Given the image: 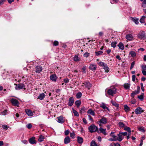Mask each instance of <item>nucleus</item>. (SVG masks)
I'll use <instances>...</instances> for the list:
<instances>
[{
	"label": "nucleus",
	"mask_w": 146,
	"mask_h": 146,
	"mask_svg": "<svg viewBox=\"0 0 146 146\" xmlns=\"http://www.w3.org/2000/svg\"><path fill=\"white\" fill-rule=\"evenodd\" d=\"M137 37L140 40H144L146 39V34L144 31H141L138 33Z\"/></svg>",
	"instance_id": "1"
},
{
	"label": "nucleus",
	"mask_w": 146,
	"mask_h": 146,
	"mask_svg": "<svg viewBox=\"0 0 146 146\" xmlns=\"http://www.w3.org/2000/svg\"><path fill=\"white\" fill-rule=\"evenodd\" d=\"M116 89L113 86L111 87L107 91V93L111 96H113L117 92Z\"/></svg>",
	"instance_id": "2"
},
{
	"label": "nucleus",
	"mask_w": 146,
	"mask_h": 146,
	"mask_svg": "<svg viewBox=\"0 0 146 146\" xmlns=\"http://www.w3.org/2000/svg\"><path fill=\"white\" fill-rule=\"evenodd\" d=\"M88 129L91 133L97 131L98 130L97 127L94 124L91 125L88 127Z\"/></svg>",
	"instance_id": "3"
},
{
	"label": "nucleus",
	"mask_w": 146,
	"mask_h": 146,
	"mask_svg": "<svg viewBox=\"0 0 146 146\" xmlns=\"http://www.w3.org/2000/svg\"><path fill=\"white\" fill-rule=\"evenodd\" d=\"M98 64L100 66L102 67L106 72L108 73L109 71V68L106 64L103 62H100L98 63Z\"/></svg>",
	"instance_id": "4"
},
{
	"label": "nucleus",
	"mask_w": 146,
	"mask_h": 146,
	"mask_svg": "<svg viewBox=\"0 0 146 146\" xmlns=\"http://www.w3.org/2000/svg\"><path fill=\"white\" fill-rule=\"evenodd\" d=\"M14 85L16 86L15 88L16 90H19L23 88L25 89V86L24 84H15Z\"/></svg>",
	"instance_id": "5"
},
{
	"label": "nucleus",
	"mask_w": 146,
	"mask_h": 146,
	"mask_svg": "<svg viewBox=\"0 0 146 146\" xmlns=\"http://www.w3.org/2000/svg\"><path fill=\"white\" fill-rule=\"evenodd\" d=\"M144 111V110L139 107L137 108L135 110V112L136 114H141Z\"/></svg>",
	"instance_id": "6"
},
{
	"label": "nucleus",
	"mask_w": 146,
	"mask_h": 146,
	"mask_svg": "<svg viewBox=\"0 0 146 146\" xmlns=\"http://www.w3.org/2000/svg\"><path fill=\"white\" fill-rule=\"evenodd\" d=\"M97 123L99 124L100 126L101 125V123L106 124L107 123V119L105 117H102Z\"/></svg>",
	"instance_id": "7"
},
{
	"label": "nucleus",
	"mask_w": 146,
	"mask_h": 146,
	"mask_svg": "<svg viewBox=\"0 0 146 146\" xmlns=\"http://www.w3.org/2000/svg\"><path fill=\"white\" fill-rule=\"evenodd\" d=\"M140 90V87L139 86H138L137 87V90H135L131 94V96L133 98L134 96L136 95L139 94V91Z\"/></svg>",
	"instance_id": "8"
},
{
	"label": "nucleus",
	"mask_w": 146,
	"mask_h": 146,
	"mask_svg": "<svg viewBox=\"0 0 146 146\" xmlns=\"http://www.w3.org/2000/svg\"><path fill=\"white\" fill-rule=\"evenodd\" d=\"M125 38L126 39L129 41H131L134 39V37L131 34H127L126 35Z\"/></svg>",
	"instance_id": "9"
},
{
	"label": "nucleus",
	"mask_w": 146,
	"mask_h": 146,
	"mask_svg": "<svg viewBox=\"0 0 146 146\" xmlns=\"http://www.w3.org/2000/svg\"><path fill=\"white\" fill-rule=\"evenodd\" d=\"M82 84L83 85H82V86H84L85 88L88 89H89L92 86L91 84L89 82H85Z\"/></svg>",
	"instance_id": "10"
},
{
	"label": "nucleus",
	"mask_w": 146,
	"mask_h": 146,
	"mask_svg": "<svg viewBox=\"0 0 146 146\" xmlns=\"http://www.w3.org/2000/svg\"><path fill=\"white\" fill-rule=\"evenodd\" d=\"M11 101L12 104L14 106H16L17 107L19 106V102L16 99L14 98H12L11 100Z\"/></svg>",
	"instance_id": "11"
},
{
	"label": "nucleus",
	"mask_w": 146,
	"mask_h": 146,
	"mask_svg": "<svg viewBox=\"0 0 146 146\" xmlns=\"http://www.w3.org/2000/svg\"><path fill=\"white\" fill-rule=\"evenodd\" d=\"M42 70V67L40 66H37L35 68V72L36 73H40Z\"/></svg>",
	"instance_id": "12"
},
{
	"label": "nucleus",
	"mask_w": 146,
	"mask_h": 146,
	"mask_svg": "<svg viewBox=\"0 0 146 146\" xmlns=\"http://www.w3.org/2000/svg\"><path fill=\"white\" fill-rule=\"evenodd\" d=\"M25 112L26 114L29 116H32L33 115V113L31 110L29 109H25Z\"/></svg>",
	"instance_id": "13"
},
{
	"label": "nucleus",
	"mask_w": 146,
	"mask_h": 146,
	"mask_svg": "<svg viewBox=\"0 0 146 146\" xmlns=\"http://www.w3.org/2000/svg\"><path fill=\"white\" fill-rule=\"evenodd\" d=\"M89 69L92 71L96 70L97 68V65L95 64H90L89 66Z\"/></svg>",
	"instance_id": "14"
},
{
	"label": "nucleus",
	"mask_w": 146,
	"mask_h": 146,
	"mask_svg": "<svg viewBox=\"0 0 146 146\" xmlns=\"http://www.w3.org/2000/svg\"><path fill=\"white\" fill-rule=\"evenodd\" d=\"M74 101L73 97H70L68 102V105L70 106H72L74 103Z\"/></svg>",
	"instance_id": "15"
},
{
	"label": "nucleus",
	"mask_w": 146,
	"mask_h": 146,
	"mask_svg": "<svg viewBox=\"0 0 146 146\" xmlns=\"http://www.w3.org/2000/svg\"><path fill=\"white\" fill-rule=\"evenodd\" d=\"M106 129H103L101 127H100L99 129V131L98 130L97 132L99 133H102L104 135H107V133L106 132Z\"/></svg>",
	"instance_id": "16"
},
{
	"label": "nucleus",
	"mask_w": 146,
	"mask_h": 146,
	"mask_svg": "<svg viewBox=\"0 0 146 146\" xmlns=\"http://www.w3.org/2000/svg\"><path fill=\"white\" fill-rule=\"evenodd\" d=\"M57 122L59 123H62L64 122V119L63 117L62 116H60L58 117V118Z\"/></svg>",
	"instance_id": "17"
},
{
	"label": "nucleus",
	"mask_w": 146,
	"mask_h": 146,
	"mask_svg": "<svg viewBox=\"0 0 146 146\" xmlns=\"http://www.w3.org/2000/svg\"><path fill=\"white\" fill-rule=\"evenodd\" d=\"M81 60L78 54L75 55L73 58V60L75 62H78Z\"/></svg>",
	"instance_id": "18"
},
{
	"label": "nucleus",
	"mask_w": 146,
	"mask_h": 146,
	"mask_svg": "<svg viewBox=\"0 0 146 146\" xmlns=\"http://www.w3.org/2000/svg\"><path fill=\"white\" fill-rule=\"evenodd\" d=\"M57 78L55 74H52L50 76V78L51 80L54 82L56 81Z\"/></svg>",
	"instance_id": "19"
},
{
	"label": "nucleus",
	"mask_w": 146,
	"mask_h": 146,
	"mask_svg": "<svg viewBox=\"0 0 146 146\" xmlns=\"http://www.w3.org/2000/svg\"><path fill=\"white\" fill-rule=\"evenodd\" d=\"M118 137L116 139L117 141L118 140L119 141H121L123 139V137H122V135L121 133H119L118 134Z\"/></svg>",
	"instance_id": "20"
},
{
	"label": "nucleus",
	"mask_w": 146,
	"mask_h": 146,
	"mask_svg": "<svg viewBox=\"0 0 146 146\" xmlns=\"http://www.w3.org/2000/svg\"><path fill=\"white\" fill-rule=\"evenodd\" d=\"M35 137H33L32 138L30 139L29 140V143L31 144H36V142L35 140Z\"/></svg>",
	"instance_id": "21"
},
{
	"label": "nucleus",
	"mask_w": 146,
	"mask_h": 146,
	"mask_svg": "<svg viewBox=\"0 0 146 146\" xmlns=\"http://www.w3.org/2000/svg\"><path fill=\"white\" fill-rule=\"evenodd\" d=\"M87 113L93 116L95 115V112L94 111L91 109H89L88 110L87 112Z\"/></svg>",
	"instance_id": "22"
},
{
	"label": "nucleus",
	"mask_w": 146,
	"mask_h": 146,
	"mask_svg": "<svg viewBox=\"0 0 146 146\" xmlns=\"http://www.w3.org/2000/svg\"><path fill=\"white\" fill-rule=\"evenodd\" d=\"M70 138L68 136H67L64 139V143L66 144L70 143Z\"/></svg>",
	"instance_id": "23"
},
{
	"label": "nucleus",
	"mask_w": 146,
	"mask_h": 146,
	"mask_svg": "<svg viewBox=\"0 0 146 146\" xmlns=\"http://www.w3.org/2000/svg\"><path fill=\"white\" fill-rule=\"evenodd\" d=\"M77 141L79 144H82L83 141V139L82 137H77Z\"/></svg>",
	"instance_id": "24"
},
{
	"label": "nucleus",
	"mask_w": 146,
	"mask_h": 146,
	"mask_svg": "<svg viewBox=\"0 0 146 146\" xmlns=\"http://www.w3.org/2000/svg\"><path fill=\"white\" fill-rule=\"evenodd\" d=\"M100 107L104 109H106L107 110H109L108 108L106 106V104L104 103H102Z\"/></svg>",
	"instance_id": "25"
},
{
	"label": "nucleus",
	"mask_w": 146,
	"mask_h": 146,
	"mask_svg": "<svg viewBox=\"0 0 146 146\" xmlns=\"http://www.w3.org/2000/svg\"><path fill=\"white\" fill-rule=\"evenodd\" d=\"M129 55L132 57H134L136 55V52L134 51H131L129 53Z\"/></svg>",
	"instance_id": "26"
},
{
	"label": "nucleus",
	"mask_w": 146,
	"mask_h": 146,
	"mask_svg": "<svg viewBox=\"0 0 146 146\" xmlns=\"http://www.w3.org/2000/svg\"><path fill=\"white\" fill-rule=\"evenodd\" d=\"M45 96V95L44 93L41 94H40V95L38 96V98L40 99L41 100H42L43 99Z\"/></svg>",
	"instance_id": "27"
},
{
	"label": "nucleus",
	"mask_w": 146,
	"mask_h": 146,
	"mask_svg": "<svg viewBox=\"0 0 146 146\" xmlns=\"http://www.w3.org/2000/svg\"><path fill=\"white\" fill-rule=\"evenodd\" d=\"M118 46L119 47L120 49H121L122 50H123L124 48V46L123 44L121 42H120L118 45Z\"/></svg>",
	"instance_id": "28"
},
{
	"label": "nucleus",
	"mask_w": 146,
	"mask_h": 146,
	"mask_svg": "<svg viewBox=\"0 0 146 146\" xmlns=\"http://www.w3.org/2000/svg\"><path fill=\"white\" fill-rule=\"evenodd\" d=\"M124 130L127 131L129 133H131V129L129 127H127V126H125L124 127Z\"/></svg>",
	"instance_id": "29"
},
{
	"label": "nucleus",
	"mask_w": 146,
	"mask_h": 146,
	"mask_svg": "<svg viewBox=\"0 0 146 146\" xmlns=\"http://www.w3.org/2000/svg\"><path fill=\"white\" fill-rule=\"evenodd\" d=\"M146 18V17L144 16H142L141 18L139 21L141 23H145V20Z\"/></svg>",
	"instance_id": "30"
},
{
	"label": "nucleus",
	"mask_w": 146,
	"mask_h": 146,
	"mask_svg": "<svg viewBox=\"0 0 146 146\" xmlns=\"http://www.w3.org/2000/svg\"><path fill=\"white\" fill-rule=\"evenodd\" d=\"M124 110L126 112H128L130 110V108L127 105H124Z\"/></svg>",
	"instance_id": "31"
},
{
	"label": "nucleus",
	"mask_w": 146,
	"mask_h": 146,
	"mask_svg": "<svg viewBox=\"0 0 146 146\" xmlns=\"http://www.w3.org/2000/svg\"><path fill=\"white\" fill-rule=\"evenodd\" d=\"M111 102L113 106H115L117 108H118L119 107V104H117L115 102L113 101V100H111Z\"/></svg>",
	"instance_id": "32"
},
{
	"label": "nucleus",
	"mask_w": 146,
	"mask_h": 146,
	"mask_svg": "<svg viewBox=\"0 0 146 146\" xmlns=\"http://www.w3.org/2000/svg\"><path fill=\"white\" fill-rule=\"evenodd\" d=\"M130 85L128 83H125L124 84L123 86L126 89H128L129 88Z\"/></svg>",
	"instance_id": "33"
},
{
	"label": "nucleus",
	"mask_w": 146,
	"mask_h": 146,
	"mask_svg": "<svg viewBox=\"0 0 146 146\" xmlns=\"http://www.w3.org/2000/svg\"><path fill=\"white\" fill-rule=\"evenodd\" d=\"M132 21H133L136 24H138L139 23L138 19L136 18H132Z\"/></svg>",
	"instance_id": "34"
},
{
	"label": "nucleus",
	"mask_w": 146,
	"mask_h": 146,
	"mask_svg": "<svg viewBox=\"0 0 146 146\" xmlns=\"http://www.w3.org/2000/svg\"><path fill=\"white\" fill-rule=\"evenodd\" d=\"M75 104L78 107L81 104V102L80 100H77L75 102Z\"/></svg>",
	"instance_id": "35"
},
{
	"label": "nucleus",
	"mask_w": 146,
	"mask_h": 146,
	"mask_svg": "<svg viewBox=\"0 0 146 146\" xmlns=\"http://www.w3.org/2000/svg\"><path fill=\"white\" fill-rule=\"evenodd\" d=\"M117 43V42H112L111 44V46L113 48H115V47Z\"/></svg>",
	"instance_id": "36"
},
{
	"label": "nucleus",
	"mask_w": 146,
	"mask_h": 146,
	"mask_svg": "<svg viewBox=\"0 0 146 146\" xmlns=\"http://www.w3.org/2000/svg\"><path fill=\"white\" fill-rule=\"evenodd\" d=\"M72 110L74 115L75 116H79L78 113L76 110H74L73 108H72Z\"/></svg>",
	"instance_id": "37"
},
{
	"label": "nucleus",
	"mask_w": 146,
	"mask_h": 146,
	"mask_svg": "<svg viewBox=\"0 0 146 146\" xmlns=\"http://www.w3.org/2000/svg\"><path fill=\"white\" fill-rule=\"evenodd\" d=\"M91 146H98L96 143L94 141H92L90 143Z\"/></svg>",
	"instance_id": "38"
},
{
	"label": "nucleus",
	"mask_w": 146,
	"mask_h": 146,
	"mask_svg": "<svg viewBox=\"0 0 146 146\" xmlns=\"http://www.w3.org/2000/svg\"><path fill=\"white\" fill-rule=\"evenodd\" d=\"M44 137L42 135H40L38 139V140L40 142H42L43 141Z\"/></svg>",
	"instance_id": "39"
},
{
	"label": "nucleus",
	"mask_w": 146,
	"mask_h": 146,
	"mask_svg": "<svg viewBox=\"0 0 146 146\" xmlns=\"http://www.w3.org/2000/svg\"><path fill=\"white\" fill-rule=\"evenodd\" d=\"M118 124L119 126L121 127H124L125 126L123 122H119Z\"/></svg>",
	"instance_id": "40"
},
{
	"label": "nucleus",
	"mask_w": 146,
	"mask_h": 146,
	"mask_svg": "<svg viewBox=\"0 0 146 146\" xmlns=\"http://www.w3.org/2000/svg\"><path fill=\"white\" fill-rule=\"evenodd\" d=\"M138 129L139 130L141 131H142L143 132H145V130L144 129V128L143 127H141L138 128Z\"/></svg>",
	"instance_id": "41"
},
{
	"label": "nucleus",
	"mask_w": 146,
	"mask_h": 146,
	"mask_svg": "<svg viewBox=\"0 0 146 146\" xmlns=\"http://www.w3.org/2000/svg\"><path fill=\"white\" fill-rule=\"evenodd\" d=\"M82 96V94L81 92L78 93L76 95V97L78 98H80Z\"/></svg>",
	"instance_id": "42"
},
{
	"label": "nucleus",
	"mask_w": 146,
	"mask_h": 146,
	"mask_svg": "<svg viewBox=\"0 0 146 146\" xmlns=\"http://www.w3.org/2000/svg\"><path fill=\"white\" fill-rule=\"evenodd\" d=\"M96 55V56H99L103 53V52L102 51H99L98 52H95Z\"/></svg>",
	"instance_id": "43"
},
{
	"label": "nucleus",
	"mask_w": 146,
	"mask_h": 146,
	"mask_svg": "<svg viewBox=\"0 0 146 146\" xmlns=\"http://www.w3.org/2000/svg\"><path fill=\"white\" fill-rule=\"evenodd\" d=\"M113 133H114L111 132L110 134V136L112 137L114 139H117V136L114 135Z\"/></svg>",
	"instance_id": "44"
},
{
	"label": "nucleus",
	"mask_w": 146,
	"mask_h": 146,
	"mask_svg": "<svg viewBox=\"0 0 146 146\" xmlns=\"http://www.w3.org/2000/svg\"><path fill=\"white\" fill-rule=\"evenodd\" d=\"M142 7L144 8L146 7V0H143L142 4Z\"/></svg>",
	"instance_id": "45"
},
{
	"label": "nucleus",
	"mask_w": 146,
	"mask_h": 146,
	"mask_svg": "<svg viewBox=\"0 0 146 146\" xmlns=\"http://www.w3.org/2000/svg\"><path fill=\"white\" fill-rule=\"evenodd\" d=\"M83 56L86 58L90 56V53L88 52H86L84 54Z\"/></svg>",
	"instance_id": "46"
},
{
	"label": "nucleus",
	"mask_w": 146,
	"mask_h": 146,
	"mask_svg": "<svg viewBox=\"0 0 146 146\" xmlns=\"http://www.w3.org/2000/svg\"><path fill=\"white\" fill-rule=\"evenodd\" d=\"M75 134L73 132L71 133H70V137L72 139H74L75 138Z\"/></svg>",
	"instance_id": "47"
},
{
	"label": "nucleus",
	"mask_w": 146,
	"mask_h": 146,
	"mask_svg": "<svg viewBox=\"0 0 146 146\" xmlns=\"http://www.w3.org/2000/svg\"><path fill=\"white\" fill-rule=\"evenodd\" d=\"M144 96L143 94L142 93V94H141V95L138 96V98L139 99H140V100H143V98H144V96Z\"/></svg>",
	"instance_id": "48"
},
{
	"label": "nucleus",
	"mask_w": 146,
	"mask_h": 146,
	"mask_svg": "<svg viewBox=\"0 0 146 146\" xmlns=\"http://www.w3.org/2000/svg\"><path fill=\"white\" fill-rule=\"evenodd\" d=\"M118 1V0H111L110 1V2L111 4H113L117 3Z\"/></svg>",
	"instance_id": "49"
},
{
	"label": "nucleus",
	"mask_w": 146,
	"mask_h": 146,
	"mask_svg": "<svg viewBox=\"0 0 146 146\" xmlns=\"http://www.w3.org/2000/svg\"><path fill=\"white\" fill-rule=\"evenodd\" d=\"M59 42H58L56 40H55L54 42H53V45L54 46H57L58 45Z\"/></svg>",
	"instance_id": "50"
},
{
	"label": "nucleus",
	"mask_w": 146,
	"mask_h": 146,
	"mask_svg": "<svg viewBox=\"0 0 146 146\" xmlns=\"http://www.w3.org/2000/svg\"><path fill=\"white\" fill-rule=\"evenodd\" d=\"M2 127L4 129L6 130L9 127L7 125H3Z\"/></svg>",
	"instance_id": "51"
},
{
	"label": "nucleus",
	"mask_w": 146,
	"mask_h": 146,
	"mask_svg": "<svg viewBox=\"0 0 146 146\" xmlns=\"http://www.w3.org/2000/svg\"><path fill=\"white\" fill-rule=\"evenodd\" d=\"M135 62L134 61L133 62H132L131 64V65L130 67V69L131 70L134 67L135 65Z\"/></svg>",
	"instance_id": "52"
},
{
	"label": "nucleus",
	"mask_w": 146,
	"mask_h": 146,
	"mask_svg": "<svg viewBox=\"0 0 146 146\" xmlns=\"http://www.w3.org/2000/svg\"><path fill=\"white\" fill-rule=\"evenodd\" d=\"M27 127L29 129H30L32 127V125L31 123H29L28 124L26 125Z\"/></svg>",
	"instance_id": "53"
},
{
	"label": "nucleus",
	"mask_w": 146,
	"mask_h": 146,
	"mask_svg": "<svg viewBox=\"0 0 146 146\" xmlns=\"http://www.w3.org/2000/svg\"><path fill=\"white\" fill-rule=\"evenodd\" d=\"M88 118H89V120L92 121H93V119L92 117V116L91 115H88Z\"/></svg>",
	"instance_id": "54"
},
{
	"label": "nucleus",
	"mask_w": 146,
	"mask_h": 146,
	"mask_svg": "<svg viewBox=\"0 0 146 146\" xmlns=\"http://www.w3.org/2000/svg\"><path fill=\"white\" fill-rule=\"evenodd\" d=\"M108 140L111 141H117V139H116L110 138L108 139Z\"/></svg>",
	"instance_id": "55"
},
{
	"label": "nucleus",
	"mask_w": 146,
	"mask_h": 146,
	"mask_svg": "<svg viewBox=\"0 0 146 146\" xmlns=\"http://www.w3.org/2000/svg\"><path fill=\"white\" fill-rule=\"evenodd\" d=\"M145 70L142 69V74L144 75H146V71Z\"/></svg>",
	"instance_id": "56"
},
{
	"label": "nucleus",
	"mask_w": 146,
	"mask_h": 146,
	"mask_svg": "<svg viewBox=\"0 0 146 146\" xmlns=\"http://www.w3.org/2000/svg\"><path fill=\"white\" fill-rule=\"evenodd\" d=\"M69 131L68 130H67L65 132V135H68L69 133Z\"/></svg>",
	"instance_id": "57"
},
{
	"label": "nucleus",
	"mask_w": 146,
	"mask_h": 146,
	"mask_svg": "<svg viewBox=\"0 0 146 146\" xmlns=\"http://www.w3.org/2000/svg\"><path fill=\"white\" fill-rule=\"evenodd\" d=\"M142 69L146 70V65L145 66L144 65H142L141 66Z\"/></svg>",
	"instance_id": "58"
},
{
	"label": "nucleus",
	"mask_w": 146,
	"mask_h": 146,
	"mask_svg": "<svg viewBox=\"0 0 146 146\" xmlns=\"http://www.w3.org/2000/svg\"><path fill=\"white\" fill-rule=\"evenodd\" d=\"M135 78H136V76L135 75H132V80L134 82L135 81Z\"/></svg>",
	"instance_id": "59"
},
{
	"label": "nucleus",
	"mask_w": 146,
	"mask_h": 146,
	"mask_svg": "<svg viewBox=\"0 0 146 146\" xmlns=\"http://www.w3.org/2000/svg\"><path fill=\"white\" fill-rule=\"evenodd\" d=\"M141 89L142 90V91L143 92H144V88L143 86V84L141 83Z\"/></svg>",
	"instance_id": "60"
},
{
	"label": "nucleus",
	"mask_w": 146,
	"mask_h": 146,
	"mask_svg": "<svg viewBox=\"0 0 146 146\" xmlns=\"http://www.w3.org/2000/svg\"><path fill=\"white\" fill-rule=\"evenodd\" d=\"M121 133L122 134V135L126 136L127 135V133L126 132H121Z\"/></svg>",
	"instance_id": "61"
},
{
	"label": "nucleus",
	"mask_w": 146,
	"mask_h": 146,
	"mask_svg": "<svg viewBox=\"0 0 146 146\" xmlns=\"http://www.w3.org/2000/svg\"><path fill=\"white\" fill-rule=\"evenodd\" d=\"M64 82L65 83H67L69 82V80L67 78L65 79L64 80Z\"/></svg>",
	"instance_id": "62"
},
{
	"label": "nucleus",
	"mask_w": 146,
	"mask_h": 146,
	"mask_svg": "<svg viewBox=\"0 0 146 146\" xmlns=\"http://www.w3.org/2000/svg\"><path fill=\"white\" fill-rule=\"evenodd\" d=\"M82 120L84 123H85L86 124L87 123V121L85 118H83L82 119Z\"/></svg>",
	"instance_id": "63"
},
{
	"label": "nucleus",
	"mask_w": 146,
	"mask_h": 146,
	"mask_svg": "<svg viewBox=\"0 0 146 146\" xmlns=\"http://www.w3.org/2000/svg\"><path fill=\"white\" fill-rule=\"evenodd\" d=\"M115 146H121L120 144L118 143H115Z\"/></svg>",
	"instance_id": "64"
}]
</instances>
